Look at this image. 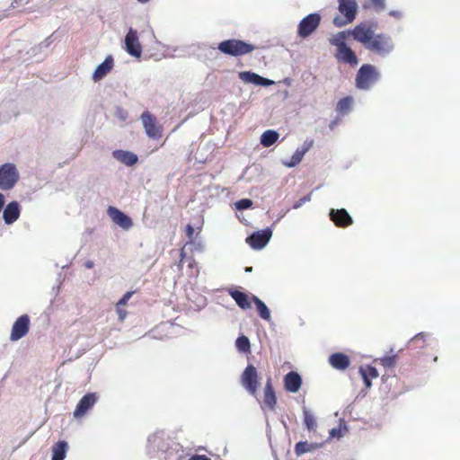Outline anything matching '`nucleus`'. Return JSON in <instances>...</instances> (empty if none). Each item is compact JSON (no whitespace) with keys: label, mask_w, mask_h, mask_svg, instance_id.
<instances>
[{"label":"nucleus","mask_w":460,"mask_h":460,"mask_svg":"<svg viewBox=\"0 0 460 460\" xmlns=\"http://www.w3.org/2000/svg\"><path fill=\"white\" fill-rule=\"evenodd\" d=\"M305 151L306 150H303V151L296 150L295 152V154L292 155L291 161L289 163L286 164V165L288 167H293V166L298 164L301 162Z\"/></svg>","instance_id":"nucleus-35"},{"label":"nucleus","mask_w":460,"mask_h":460,"mask_svg":"<svg viewBox=\"0 0 460 460\" xmlns=\"http://www.w3.org/2000/svg\"><path fill=\"white\" fill-rule=\"evenodd\" d=\"M242 385L251 394H255L259 387V376L257 369L252 365H248L241 376Z\"/></svg>","instance_id":"nucleus-7"},{"label":"nucleus","mask_w":460,"mask_h":460,"mask_svg":"<svg viewBox=\"0 0 460 460\" xmlns=\"http://www.w3.org/2000/svg\"><path fill=\"white\" fill-rule=\"evenodd\" d=\"M351 35L367 50L378 56L385 57L394 49L393 40L389 36L383 33L375 34L372 26L367 22H361L355 26Z\"/></svg>","instance_id":"nucleus-1"},{"label":"nucleus","mask_w":460,"mask_h":460,"mask_svg":"<svg viewBox=\"0 0 460 460\" xmlns=\"http://www.w3.org/2000/svg\"><path fill=\"white\" fill-rule=\"evenodd\" d=\"M358 372L363 379L366 388H370L371 381L378 377V371L376 367L370 365L360 367Z\"/></svg>","instance_id":"nucleus-22"},{"label":"nucleus","mask_w":460,"mask_h":460,"mask_svg":"<svg viewBox=\"0 0 460 460\" xmlns=\"http://www.w3.org/2000/svg\"><path fill=\"white\" fill-rule=\"evenodd\" d=\"M235 345L238 350L242 352H249L251 349L250 341L244 335H242L236 339Z\"/></svg>","instance_id":"nucleus-33"},{"label":"nucleus","mask_w":460,"mask_h":460,"mask_svg":"<svg viewBox=\"0 0 460 460\" xmlns=\"http://www.w3.org/2000/svg\"><path fill=\"white\" fill-rule=\"evenodd\" d=\"M276 405H277V397L275 394L271 378L270 377L267 379V381L265 383L261 408L263 411H273L276 409Z\"/></svg>","instance_id":"nucleus-12"},{"label":"nucleus","mask_w":460,"mask_h":460,"mask_svg":"<svg viewBox=\"0 0 460 460\" xmlns=\"http://www.w3.org/2000/svg\"><path fill=\"white\" fill-rule=\"evenodd\" d=\"M321 20V15L316 13L306 15L297 26L298 36L303 39L310 36L319 27Z\"/></svg>","instance_id":"nucleus-6"},{"label":"nucleus","mask_w":460,"mask_h":460,"mask_svg":"<svg viewBox=\"0 0 460 460\" xmlns=\"http://www.w3.org/2000/svg\"><path fill=\"white\" fill-rule=\"evenodd\" d=\"M85 266H86L87 268L91 269V268H93V263L92 261H87V262L85 263Z\"/></svg>","instance_id":"nucleus-45"},{"label":"nucleus","mask_w":460,"mask_h":460,"mask_svg":"<svg viewBox=\"0 0 460 460\" xmlns=\"http://www.w3.org/2000/svg\"><path fill=\"white\" fill-rule=\"evenodd\" d=\"M185 255L186 254H185L184 250H181V261H180V263H179V267H181V262H182L183 259L185 258Z\"/></svg>","instance_id":"nucleus-43"},{"label":"nucleus","mask_w":460,"mask_h":460,"mask_svg":"<svg viewBox=\"0 0 460 460\" xmlns=\"http://www.w3.org/2000/svg\"><path fill=\"white\" fill-rule=\"evenodd\" d=\"M303 415H304V422H305V425L307 428V429L310 431L315 430L317 424H316V420H315L314 414L306 408H304Z\"/></svg>","instance_id":"nucleus-30"},{"label":"nucleus","mask_w":460,"mask_h":460,"mask_svg":"<svg viewBox=\"0 0 460 460\" xmlns=\"http://www.w3.org/2000/svg\"><path fill=\"white\" fill-rule=\"evenodd\" d=\"M185 232H186L187 237L190 241H192L193 235H194V228H193V226L191 225H187Z\"/></svg>","instance_id":"nucleus-42"},{"label":"nucleus","mask_w":460,"mask_h":460,"mask_svg":"<svg viewBox=\"0 0 460 460\" xmlns=\"http://www.w3.org/2000/svg\"><path fill=\"white\" fill-rule=\"evenodd\" d=\"M346 33L344 31H341L337 33L332 39H331L330 42L332 45L337 48V51L348 47L345 42Z\"/></svg>","instance_id":"nucleus-32"},{"label":"nucleus","mask_w":460,"mask_h":460,"mask_svg":"<svg viewBox=\"0 0 460 460\" xmlns=\"http://www.w3.org/2000/svg\"><path fill=\"white\" fill-rule=\"evenodd\" d=\"M279 137V135L277 131L271 129L266 130L261 137V144L265 147H269L277 142Z\"/></svg>","instance_id":"nucleus-28"},{"label":"nucleus","mask_w":460,"mask_h":460,"mask_svg":"<svg viewBox=\"0 0 460 460\" xmlns=\"http://www.w3.org/2000/svg\"><path fill=\"white\" fill-rule=\"evenodd\" d=\"M68 450V445L66 441L60 440L52 446V459L51 460H64L66 452Z\"/></svg>","instance_id":"nucleus-25"},{"label":"nucleus","mask_w":460,"mask_h":460,"mask_svg":"<svg viewBox=\"0 0 460 460\" xmlns=\"http://www.w3.org/2000/svg\"><path fill=\"white\" fill-rule=\"evenodd\" d=\"M247 271H251L252 270V268H247L246 269Z\"/></svg>","instance_id":"nucleus-48"},{"label":"nucleus","mask_w":460,"mask_h":460,"mask_svg":"<svg viewBox=\"0 0 460 460\" xmlns=\"http://www.w3.org/2000/svg\"><path fill=\"white\" fill-rule=\"evenodd\" d=\"M123 307L124 305H119V304H116V312L119 321H124L128 314Z\"/></svg>","instance_id":"nucleus-38"},{"label":"nucleus","mask_w":460,"mask_h":460,"mask_svg":"<svg viewBox=\"0 0 460 460\" xmlns=\"http://www.w3.org/2000/svg\"><path fill=\"white\" fill-rule=\"evenodd\" d=\"M113 58L111 56H108L102 63H101L93 74V79L94 82L102 80L113 67Z\"/></svg>","instance_id":"nucleus-20"},{"label":"nucleus","mask_w":460,"mask_h":460,"mask_svg":"<svg viewBox=\"0 0 460 460\" xmlns=\"http://www.w3.org/2000/svg\"><path fill=\"white\" fill-rule=\"evenodd\" d=\"M397 357L396 355L385 356L380 358L381 365L385 368L393 367L396 365Z\"/></svg>","instance_id":"nucleus-34"},{"label":"nucleus","mask_w":460,"mask_h":460,"mask_svg":"<svg viewBox=\"0 0 460 460\" xmlns=\"http://www.w3.org/2000/svg\"><path fill=\"white\" fill-rule=\"evenodd\" d=\"M98 397L95 393H88L78 402L73 415L75 419L83 418L96 403Z\"/></svg>","instance_id":"nucleus-10"},{"label":"nucleus","mask_w":460,"mask_h":460,"mask_svg":"<svg viewBox=\"0 0 460 460\" xmlns=\"http://www.w3.org/2000/svg\"><path fill=\"white\" fill-rule=\"evenodd\" d=\"M427 335L424 332H420L411 338L408 342V348L411 349H421L427 345Z\"/></svg>","instance_id":"nucleus-27"},{"label":"nucleus","mask_w":460,"mask_h":460,"mask_svg":"<svg viewBox=\"0 0 460 460\" xmlns=\"http://www.w3.org/2000/svg\"><path fill=\"white\" fill-rule=\"evenodd\" d=\"M125 46L127 52L135 58H140L142 54V47L138 40L137 31L129 29L125 37Z\"/></svg>","instance_id":"nucleus-11"},{"label":"nucleus","mask_w":460,"mask_h":460,"mask_svg":"<svg viewBox=\"0 0 460 460\" xmlns=\"http://www.w3.org/2000/svg\"><path fill=\"white\" fill-rule=\"evenodd\" d=\"M20 175L15 164L11 163L0 166V189L8 190L14 187L19 181Z\"/></svg>","instance_id":"nucleus-5"},{"label":"nucleus","mask_w":460,"mask_h":460,"mask_svg":"<svg viewBox=\"0 0 460 460\" xmlns=\"http://www.w3.org/2000/svg\"><path fill=\"white\" fill-rule=\"evenodd\" d=\"M272 232L270 228L263 229L253 233L252 235L246 238V242L253 249L263 248L271 237Z\"/></svg>","instance_id":"nucleus-13"},{"label":"nucleus","mask_w":460,"mask_h":460,"mask_svg":"<svg viewBox=\"0 0 460 460\" xmlns=\"http://www.w3.org/2000/svg\"><path fill=\"white\" fill-rule=\"evenodd\" d=\"M353 103V98L351 96H347L341 99L336 106V110L340 113H347L351 109Z\"/></svg>","instance_id":"nucleus-31"},{"label":"nucleus","mask_w":460,"mask_h":460,"mask_svg":"<svg viewBox=\"0 0 460 460\" xmlns=\"http://www.w3.org/2000/svg\"><path fill=\"white\" fill-rule=\"evenodd\" d=\"M141 120L146 134L153 139H159L162 137L163 128L157 123L156 118L149 111H144Z\"/></svg>","instance_id":"nucleus-8"},{"label":"nucleus","mask_w":460,"mask_h":460,"mask_svg":"<svg viewBox=\"0 0 460 460\" xmlns=\"http://www.w3.org/2000/svg\"><path fill=\"white\" fill-rule=\"evenodd\" d=\"M330 436L332 438H341L343 436L342 429L341 428H334L330 430Z\"/></svg>","instance_id":"nucleus-40"},{"label":"nucleus","mask_w":460,"mask_h":460,"mask_svg":"<svg viewBox=\"0 0 460 460\" xmlns=\"http://www.w3.org/2000/svg\"><path fill=\"white\" fill-rule=\"evenodd\" d=\"M328 362L333 368L343 371L349 367L350 358L345 353L335 352L330 355Z\"/></svg>","instance_id":"nucleus-15"},{"label":"nucleus","mask_w":460,"mask_h":460,"mask_svg":"<svg viewBox=\"0 0 460 460\" xmlns=\"http://www.w3.org/2000/svg\"><path fill=\"white\" fill-rule=\"evenodd\" d=\"M311 199V194H307L306 196L301 198L295 205L294 208H300L304 203L309 201Z\"/></svg>","instance_id":"nucleus-41"},{"label":"nucleus","mask_w":460,"mask_h":460,"mask_svg":"<svg viewBox=\"0 0 460 460\" xmlns=\"http://www.w3.org/2000/svg\"><path fill=\"white\" fill-rule=\"evenodd\" d=\"M217 49L225 55L240 57L250 54L256 48L254 45L241 40L230 39L218 43Z\"/></svg>","instance_id":"nucleus-3"},{"label":"nucleus","mask_w":460,"mask_h":460,"mask_svg":"<svg viewBox=\"0 0 460 460\" xmlns=\"http://www.w3.org/2000/svg\"><path fill=\"white\" fill-rule=\"evenodd\" d=\"M330 218L336 226L341 228L348 227L353 224L352 217L344 208H332L330 211Z\"/></svg>","instance_id":"nucleus-14"},{"label":"nucleus","mask_w":460,"mask_h":460,"mask_svg":"<svg viewBox=\"0 0 460 460\" xmlns=\"http://www.w3.org/2000/svg\"><path fill=\"white\" fill-rule=\"evenodd\" d=\"M251 299L256 305V308H257L260 317L265 321H270V319H271L270 311L268 308V306L265 305V303L263 301H261L256 296H252Z\"/></svg>","instance_id":"nucleus-26"},{"label":"nucleus","mask_w":460,"mask_h":460,"mask_svg":"<svg viewBox=\"0 0 460 460\" xmlns=\"http://www.w3.org/2000/svg\"><path fill=\"white\" fill-rule=\"evenodd\" d=\"M108 214L112 221L124 229H128L132 226V220L129 217L114 207H109Z\"/></svg>","instance_id":"nucleus-16"},{"label":"nucleus","mask_w":460,"mask_h":460,"mask_svg":"<svg viewBox=\"0 0 460 460\" xmlns=\"http://www.w3.org/2000/svg\"><path fill=\"white\" fill-rule=\"evenodd\" d=\"M113 157L120 163L132 166L137 163V155L132 152L125 150H116L113 152Z\"/></svg>","instance_id":"nucleus-21"},{"label":"nucleus","mask_w":460,"mask_h":460,"mask_svg":"<svg viewBox=\"0 0 460 460\" xmlns=\"http://www.w3.org/2000/svg\"><path fill=\"white\" fill-rule=\"evenodd\" d=\"M391 14L392 15H396V13L395 12H391Z\"/></svg>","instance_id":"nucleus-47"},{"label":"nucleus","mask_w":460,"mask_h":460,"mask_svg":"<svg viewBox=\"0 0 460 460\" xmlns=\"http://www.w3.org/2000/svg\"><path fill=\"white\" fill-rule=\"evenodd\" d=\"M137 1H138V2H140V3H146V2H148L149 0H137Z\"/></svg>","instance_id":"nucleus-46"},{"label":"nucleus","mask_w":460,"mask_h":460,"mask_svg":"<svg viewBox=\"0 0 460 460\" xmlns=\"http://www.w3.org/2000/svg\"><path fill=\"white\" fill-rule=\"evenodd\" d=\"M336 58L346 64H349L352 66L358 65V58L354 51L348 46L337 51Z\"/></svg>","instance_id":"nucleus-23"},{"label":"nucleus","mask_w":460,"mask_h":460,"mask_svg":"<svg viewBox=\"0 0 460 460\" xmlns=\"http://www.w3.org/2000/svg\"><path fill=\"white\" fill-rule=\"evenodd\" d=\"M339 15L335 16L332 23L338 27H343L351 23L358 13V4L356 0H338Z\"/></svg>","instance_id":"nucleus-2"},{"label":"nucleus","mask_w":460,"mask_h":460,"mask_svg":"<svg viewBox=\"0 0 460 460\" xmlns=\"http://www.w3.org/2000/svg\"><path fill=\"white\" fill-rule=\"evenodd\" d=\"M135 291H128L126 292L123 296L117 302L119 305H126L128 302V300L131 298Z\"/></svg>","instance_id":"nucleus-37"},{"label":"nucleus","mask_w":460,"mask_h":460,"mask_svg":"<svg viewBox=\"0 0 460 460\" xmlns=\"http://www.w3.org/2000/svg\"><path fill=\"white\" fill-rule=\"evenodd\" d=\"M229 295L240 308L249 309L251 307V301L247 294L239 290L231 289L229 290Z\"/></svg>","instance_id":"nucleus-24"},{"label":"nucleus","mask_w":460,"mask_h":460,"mask_svg":"<svg viewBox=\"0 0 460 460\" xmlns=\"http://www.w3.org/2000/svg\"><path fill=\"white\" fill-rule=\"evenodd\" d=\"M30 324L31 321L28 314L19 316L13 324L10 340L16 341L23 338L29 332Z\"/></svg>","instance_id":"nucleus-9"},{"label":"nucleus","mask_w":460,"mask_h":460,"mask_svg":"<svg viewBox=\"0 0 460 460\" xmlns=\"http://www.w3.org/2000/svg\"><path fill=\"white\" fill-rule=\"evenodd\" d=\"M239 78L244 83H251L255 85L269 86L273 84L271 80L264 78L251 71L240 72Z\"/></svg>","instance_id":"nucleus-17"},{"label":"nucleus","mask_w":460,"mask_h":460,"mask_svg":"<svg viewBox=\"0 0 460 460\" xmlns=\"http://www.w3.org/2000/svg\"><path fill=\"white\" fill-rule=\"evenodd\" d=\"M302 385V378L298 373L291 371L284 377V386L288 392L296 393Z\"/></svg>","instance_id":"nucleus-18"},{"label":"nucleus","mask_w":460,"mask_h":460,"mask_svg":"<svg viewBox=\"0 0 460 460\" xmlns=\"http://www.w3.org/2000/svg\"><path fill=\"white\" fill-rule=\"evenodd\" d=\"M370 4L377 11L385 9V0H369Z\"/></svg>","instance_id":"nucleus-39"},{"label":"nucleus","mask_w":460,"mask_h":460,"mask_svg":"<svg viewBox=\"0 0 460 460\" xmlns=\"http://www.w3.org/2000/svg\"><path fill=\"white\" fill-rule=\"evenodd\" d=\"M21 209L17 201L10 202L4 208L3 217L7 225L14 223L20 217Z\"/></svg>","instance_id":"nucleus-19"},{"label":"nucleus","mask_w":460,"mask_h":460,"mask_svg":"<svg viewBox=\"0 0 460 460\" xmlns=\"http://www.w3.org/2000/svg\"><path fill=\"white\" fill-rule=\"evenodd\" d=\"M379 79V73L375 66L364 64L356 75V86L360 90H367Z\"/></svg>","instance_id":"nucleus-4"},{"label":"nucleus","mask_w":460,"mask_h":460,"mask_svg":"<svg viewBox=\"0 0 460 460\" xmlns=\"http://www.w3.org/2000/svg\"><path fill=\"white\" fill-rule=\"evenodd\" d=\"M318 447L315 444L308 443L306 441H300L296 444L295 452L296 456H301L307 452L316 449Z\"/></svg>","instance_id":"nucleus-29"},{"label":"nucleus","mask_w":460,"mask_h":460,"mask_svg":"<svg viewBox=\"0 0 460 460\" xmlns=\"http://www.w3.org/2000/svg\"><path fill=\"white\" fill-rule=\"evenodd\" d=\"M235 206L238 209H247L252 206V201L249 199H243L237 201Z\"/></svg>","instance_id":"nucleus-36"},{"label":"nucleus","mask_w":460,"mask_h":460,"mask_svg":"<svg viewBox=\"0 0 460 460\" xmlns=\"http://www.w3.org/2000/svg\"><path fill=\"white\" fill-rule=\"evenodd\" d=\"M195 263H196V262H195L194 259L190 258V263H189V267H190V268H192V267L194 266V264H195Z\"/></svg>","instance_id":"nucleus-44"}]
</instances>
